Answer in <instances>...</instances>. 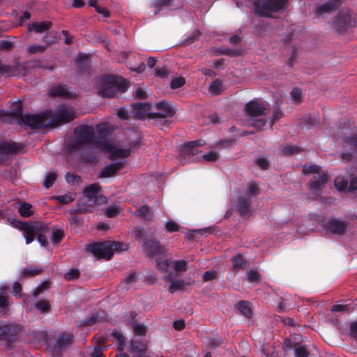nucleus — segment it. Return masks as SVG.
<instances>
[{
  "mask_svg": "<svg viewBox=\"0 0 357 357\" xmlns=\"http://www.w3.org/2000/svg\"><path fill=\"white\" fill-rule=\"evenodd\" d=\"M76 66L80 73H86L90 68V61L88 55L79 53L76 60Z\"/></svg>",
  "mask_w": 357,
  "mask_h": 357,
  "instance_id": "20",
  "label": "nucleus"
},
{
  "mask_svg": "<svg viewBox=\"0 0 357 357\" xmlns=\"http://www.w3.org/2000/svg\"><path fill=\"white\" fill-rule=\"evenodd\" d=\"M151 116H162L170 118L175 114L174 108L167 102L160 101L154 105Z\"/></svg>",
  "mask_w": 357,
  "mask_h": 357,
  "instance_id": "9",
  "label": "nucleus"
},
{
  "mask_svg": "<svg viewBox=\"0 0 357 357\" xmlns=\"http://www.w3.org/2000/svg\"><path fill=\"white\" fill-rule=\"evenodd\" d=\"M112 336L117 340L118 348L121 352L119 354H117L116 357H128V355L126 354L122 353L123 343L124 342L123 335L121 333L118 332L117 331H115L112 333Z\"/></svg>",
  "mask_w": 357,
  "mask_h": 357,
  "instance_id": "30",
  "label": "nucleus"
},
{
  "mask_svg": "<svg viewBox=\"0 0 357 357\" xmlns=\"http://www.w3.org/2000/svg\"><path fill=\"white\" fill-rule=\"evenodd\" d=\"M63 237V232L61 229H54L52 231V240L54 243L59 242Z\"/></svg>",
  "mask_w": 357,
  "mask_h": 357,
  "instance_id": "50",
  "label": "nucleus"
},
{
  "mask_svg": "<svg viewBox=\"0 0 357 357\" xmlns=\"http://www.w3.org/2000/svg\"><path fill=\"white\" fill-rule=\"evenodd\" d=\"M154 120L155 124L158 126H163L167 123V117L151 116Z\"/></svg>",
  "mask_w": 357,
  "mask_h": 357,
  "instance_id": "62",
  "label": "nucleus"
},
{
  "mask_svg": "<svg viewBox=\"0 0 357 357\" xmlns=\"http://www.w3.org/2000/svg\"><path fill=\"white\" fill-rule=\"evenodd\" d=\"M266 121L264 119H257L254 121L252 125L258 130L262 129L266 126Z\"/></svg>",
  "mask_w": 357,
  "mask_h": 357,
  "instance_id": "63",
  "label": "nucleus"
},
{
  "mask_svg": "<svg viewBox=\"0 0 357 357\" xmlns=\"http://www.w3.org/2000/svg\"><path fill=\"white\" fill-rule=\"evenodd\" d=\"M351 26V18L345 14L338 15L333 22V26L338 32L345 31Z\"/></svg>",
  "mask_w": 357,
  "mask_h": 357,
  "instance_id": "15",
  "label": "nucleus"
},
{
  "mask_svg": "<svg viewBox=\"0 0 357 357\" xmlns=\"http://www.w3.org/2000/svg\"><path fill=\"white\" fill-rule=\"evenodd\" d=\"M282 151L284 154L291 155L299 153L301 149L294 146H285L282 147Z\"/></svg>",
  "mask_w": 357,
  "mask_h": 357,
  "instance_id": "44",
  "label": "nucleus"
},
{
  "mask_svg": "<svg viewBox=\"0 0 357 357\" xmlns=\"http://www.w3.org/2000/svg\"><path fill=\"white\" fill-rule=\"evenodd\" d=\"M120 211L119 208L116 205L109 206L105 211V214L107 217L112 218L119 214Z\"/></svg>",
  "mask_w": 357,
  "mask_h": 357,
  "instance_id": "53",
  "label": "nucleus"
},
{
  "mask_svg": "<svg viewBox=\"0 0 357 357\" xmlns=\"http://www.w3.org/2000/svg\"><path fill=\"white\" fill-rule=\"evenodd\" d=\"M202 159L207 162H214L217 160L218 155L215 151H211L208 153L204 154L202 156Z\"/></svg>",
  "mask_w": 357,
  "mask_h": 357,
  "instance_id": "54",
  "label": "nucleus"
},
{
  "mask_svg": "<svg viewBox=\"0 0 357 357\" xmlns=\"http://www.w3.org/2000/svg\"><path fill=\"white\" fill-rule=\"evenodd\" d=\"M40 270L36 267H29L28 268H24L22 271V275L24 277L28 275H35L40 273Z\"/></svg>",
  "mask_w": 357,
  "mask_h": 357,
  "instance_id": "51",
  "label": "nucleus"
},
{
  "mask_svg": "<svg viewBox=\"0 0 357 357\" xmlns=\"http://www.w3.org/2000/svg\"><path fill=\"white\" fill-rule=\"evenodd\" d=\"M98 95L101 98H111L117 96L116 91H98Z\"/></svg>",
  "mask_w": 357,
  "mask_h": 357,
  "instance_id": "55",
  "label": "nucleus"
},
{
  "mask_svg": "<svg viewBox=\"0 0 357 357\" xmlns=\"http://www.w3.org/2000/svg\"><path fill=\"white\" fill-rule=\"evenodd\" d=\"M240 313L246 317L252 316V310L251 303L248 301H241L237 304Z\"/></svg>",
  "mask_w": 357,
  "mask_h": 357,
  "instance_id": "27",
  "label": "nucleus"
},
{
  "mask_svg": "<svg viewBox=\"0 0 357 357\" xmlns=\"http://www.w3.org/2000/svg\"><path fill=\"white\" fill-rule=\"evenodd\" d=\"M250 197H240L238 204L237 207L238 208V211L242 215H248L250 214Z\"/></svg>",
  "mask_w": 357,
  "mask_h": 357,
  "instance_id": "25",
  "label": "nucleus"
},
{
  "mask_svg": "<svg viewBox=\"0 0 357 357\" xmlns=\"http://www.w3.org/2000/svg\"><path fill=\"white\" fill-rule=\"evenodd\" d=\"M47 227L40 222H30L28 227L27 235H24L26 243L29 244L34 240L35 234L45 233Z\"/></svg>",
  "mask_w": 357,
  "mask_h": 357,
  "instance_id": "13",
  "label": "nucleus"
},
{
  "mask_svg": "<svg viewBox=\"0 0 357 357\" xmlns=\"http://www.w3.org/2000/svg\"><path fill=\"white\" fill-rule=\"evenodd\" d=\"M139 215L144 218H147L150 215V208L147 206H142L138 209Z\"/></svg>",
  "mask_w": 357,
  "mask_h": 357,
  "instance_id": "64",
  "label": "nucleus"
},
{
  "mask_svg": "<svg viewBox=\"0 0 357 357\" xmlns=\"http://www.w3.org/2000/svg\"><path fill=\"white\" fill-rule=\"evenodd\" d=\"M244 264V260L241 255H238L234 257L232 259V266L234 268H238L243 266Z\"/></svg>",
  "mask_w": 357,
  "mask_h": 357,
  "instance_id": "56",
  "label": "nucleus"
},
{
  "mask_svg": "<svg viewBox=\"0 0 357 357\" xmlns=\"http://www.w3.org/2000/svg\"><path fill=\"white\" fill-rule=\"evenodd\" d=\"M156 267L162 273H166L168 270L169 266L172 264V262H169L166 259L162 258L156 259Z\"/></svg>",
  "mask_w": 357,
  "mask_h": 357,
  "instance_id": "35",
  "label": "nucleus"
},
{
  "mask_svg": "<svg viewBox=\"0 0 357 357\" xmlns=\"http://www.w3.org/2000/svg\"><path fill=\"white\" fill-rule=\"evenodd\" d=\"M118 116L123 120H127L132 118V110L127 111L125 108H121L117 112Z\"/></svg>",
  "mask_w": 357,
  "mask_h": 357,
  "instance_id": "45",
  "label": "nucleus"
},
{
  "mask_svg": "<svg viewBox=\"0 0 357 357\" xmlns=\"http://www.w3.org/2000/svg\"><path fill=\"white\" fill-rule=\"evenodd\" d=\"M96 84L99 89H126L129 82L119 75H107L98 77Z\"/></svg>",
  "mask_w": 357,
  "mask_h": 357,
  "instance_id": "6",
  "label": "nucleus"
},
{
  "mask_svg": "<svg viewBox=\"0 0 357 357\" xmlns=\"http://www.w3.org/2000/svg\"><path fill=\"white\" fill-rule=\"evenodd\" d=\"M170 70L167 67L157 68L155 70V76L161 79L167 78Z\"/></svg>",
  "mask_w": 357,
  "mask_h": 357,
  "instance_id": "42",
  "label": "nucleus"
},
{
  "mask_svg": "<svg viewBox=\"0 0 357 357\" xmlns=\"http://www.w3.org/2000/svg\"><path fill=\"white\" fill-rule=\"evenodd\" d=\"M200 33L199 31H194L190 36L185 38L183 44L184 45H189L199 39Z\"/></svg>",
  "mask_w": 357,
  "mask_h": 357,
  "instance_id": "46",
  "label": "nucleus"
},
{
  "mask_svg": "<svg viewBox=\"0 0 357 357\" xmlns=\"http://www.w3.org/2000/svg\"><path fill=\"white\" fill-rule=\"evenodd\" d=\"M19 146L15 143L0 142V161L7 159L9 154L15 153L20 150Z\"/></svg>",
  "mask_w": 357,
  "mask_h": 357,
  "instance_id": "17",
  "label": "nucleus"
},
{
  "mask_svg": "<svg viewBox=\"0 0 357 357\" xmlns=\"http://www.w3.org/2000/svg\"><path fill=\"white\" fill-rule=\"evenodd\" d=\"M291 100L295 103H300L302 101V91H291L290 93Z\"/></svg>",
  "mask_w": 357,
  "mask_h": 357,
  "instance_id": "49",
  "label": "nucleus"
},
{
  "mask_svg": "<svg viewBox=\"0 0 357 357\" xmlns=\"http://www.w3.org/2000/svg\"><path fill=\"white\" fill-rule=\"evenodd\" d=\"M185 84V78L183 77H176L171 82L172 89H176L182 87Z\"/></svg>",
  "mask_w": 357,
  "mask_h": 357,
  "instance_id": "40",
  "label": "nucleus"
},
{
  "mask_svg": "<svg viewBox=\"0 0 357 357\" xmlns=\"http://www.w3.org/2000/svg\"><path fill=\"white\" fill-rule=\"evenodd\" d=\"M218 52L221 54L229 56L231 57H235L241 55V50H232L228 47H220L218 49Z\"/></svg>",
  "mask_w": 357,
  "mask_h": 357,
  "instance_id": "34",
  "label": "nucleus"
},
{
  "mask_svg": "<svg viewBox=\"0 0 357 357\" xmlns=\"http://www.w3.org/2000/svg\"><path fill=\"white\" fill-rule=\"evenodd\" d=\"M132 109V118L145 119L151 118L152 109L148 102L134 103L131 105Z\"/></svg>",
  "mask_w": 357,
  "mask_h": 357,
  "instance_id": "10",
  "label": "nucleus"
},
{
  "mask_svg": "<svg viewBox=\"0 0 357 357\" xmlns=\"http://www.w3.org/2000/svg\"><path fill=\"white\" fill-rule=\"evenodd\" d=\"M248 280L250 282L259 283L261 280L260 274L255 270H250L247 273Z\"/></svg>",
  "mask_w": 357,
  "mask_h": 357,
  "instance_id": "38",
  "label": "nucleus"
},
{
  "mask_svg": "<svg viewBox=\"0 0 357 357\" xmlns=\"http://www.w3.org/2000/svg\"><path fill=\"white\" fill-rule=\"evenodd\" d=\"M134 336L132 339H142L147 333V328L144 324H136L132 326Z\"/></svg>",
  "mask_w": 357,
  "mask_h": 357,
  "instance_id": "29",
  "label": "nucleus"
},
{
  "mask_svg": "<svg viewBox=\"0 0 357 357\" xmlns=\"http://www.w3.org/2000/svg\"><path fill=\"white\" fill-rule=\"evenodd\" d=\"M247 113L252 117L256 118L265 114L266 107L264 103L259 100H254L245 105Z\"/></svg>",
  "mask_w": 357,
  "mask_h": 357,
  "instance_id": "14",
  "label": "nucleus"
},
{
  "mask_svg": "<svg viewBox=\"0 0 357 357\" xmlns=\"http://www.w3.org/2000/svg\"><path fill=\"white\" fill-rule=\"evenodd\" d=\"M18 212L24 218H29L34 213L33 206L28 202H20L18 206Z\"/></svg>",
  "mask_w": 357,
  "mask_h": 357,
  "instance_id": "26",
  "label": "nucleus"
},
{
  "mask_svg": "<svg viewBox=\"0 0 357 357\" xmlns=\"http://www.w3.org/2000/svg\"><path fill=\"white\" fill-rule=\"evenodd\" d=\"M341 4L342 0H328L317 8V12L319 13H331L338 9Z\"/></svg>",
  "mask_w": 357,
  "mask_h": 357,
  "instance_id": "23",
  "label": "nucleus"
},
{
  "mask_svg": "<svg viewBox=\"0 0 357 357\" xmlns=\"http://www.w3.org/2000/svg\"><path fill=\"white\" fill-rule=\"evenodd\" d=\"M294 354L296 357H307L308 352L305 347L296 346L294 348Z\"/></svg>",
  "mask_w": 357,
  "mask_h": 357,
  "instance_id": "47",
  "label": "nucleus"
},
{
  "mask_svg": "<svg viewBox=\"0 0 357 357\" xmlns=\"http://www.w3.org/2000/svg\"><path fill=\"white\" fill-rule=\"evenodd\" d=\"M303 172L312 177L309 181V190L313 199L317 198L322 192L328 181V175L317 165H304Z\"/></svg>",
  "mask_w": 357,
  "mask_h": 357,
  "instance_id": "2",
  "label": "nucleus"
},
{
  "mask_svg": "<svg viewBox=\"0 0 357 357\" xmlns=\"http://www.w3.org/2000/svg\"><path fill=\"white\" fill-rule=\"evenodd\" d=\"M29 224V222H24L20 220H15L13 222V225L15 228L24 231V236L27 235Z\"/></svg>",
  "mask_w": 357,
  "mask_h": 357,
  "instance_id": "43",
  "label": "nucleus"
},
{
  "mask_svg": "<svg viewBox=\"0 0 357 357\" xmlns=\"http://www.w3.org/2000/svg\"><path fill=\"white\" fill-rule=\"evenodd\" d=\"M75 118V113L70 107L61 106L55 111L54 117L50 119L51 125L58 126L71 121Z\"/></svg>",
  "mask_w": 357,
  "mask_h": 357,
  "instance_id": "8",
  "label": "nucleus"
},
{
  "mask_svg": "<svg viewBox=\"0 0 357 357\" xmlns=\"http://www.w3.org/2000/svg\"><path fill=\"white\" fill-rule=\"evenodd\" d=\"M143 245L146 252L151 255H155L162 252V248L158 242L152 241H143Z\"/></svg>",
  "mask_w": 357,
  "mask_h": 357,
  "instance_id": "24",
  "label": "nucleus"
},
{
  "mask_svg": "<svg viewBox=\"0 0 357 357\" xmlns=\"http://www.w3.org/2000/svg\"><path fill=\"white\" fill-rule=\"evenodd\" d=\"M200 145L199 141L190 142L183 144L181 148V162L187 163L199 160L200 158L197 155L200 153L198 149Z\"/></svg>",
  "mask_w": 357,
  "mask_h": 357,
  "instance_id": "7",
  "label": "nucleus"
},
{
  "mask_svg": "<svg viewBox=\"0 0 357 357\" xmlns=\"http://www.w3.org/2000/svg\"><path fill=\"white\" fill-rule=\"evenodd\" d=\"M50 96H57L66 98H73L75 96V94L70 92V91H51Z\"/></svg>",
  "mask_w": 357,
  "mask_h": 357,
  "instance_id": "37",
  "label": "nucleus"
},
{
  "mask_svg": "<svg viewBox=\"0 0 357 357\" xmlns=\"http://www.w3.org/2000/svg\"><path fill=\"white\" fill-rule=\"evenodd\" d=\"M50 113L47 112L38 114H25L21 116L19 123L22 126L29 127L31 129H40L51 125Z\"/></svg>",
  "mask_w": 357,
  "mask_h": 357,
  "instance_id": "5",
  "label": "nucleus"
},
{
  "mask_svg": "<svg viewBox=\"0 0 357 357\" xmlns=\"http://www.w3.org/2000/svg\"><path fill=\"white\" fill-rule=\"evenodd\" d=\"M100 188L98 184L94 183L89 185L85 188L83 190L84 195L85 198L87 199V201L89 202V206H94L98 201V193L100 190Z\"/></svg>",
  "mask_w": 357,
  "mask_h": 357,
  "instance_id": "16",
  "label": "nucleus"
},
{
  "mask_svg": "<svg viewBox=\"0 0 357 357\" xmlns=\"http://www.w3.org/2000/svg\"><path fill=\"white\" fill-rule=\"evenodd\" d=\"M174 1V0H153L152 6L155 9L154 15H158L163 7L172 6Z\"/></svg>",
  "mask_w": 357,
  "mask_h": 357,
  "instance_id": "28",
  "label": "nucleus"
},
{
  "mask_svg": "<svg viewBox=\"0 0 357 357\" xmlns=\"http://www.w3.org/2000/svg\"><path fill=\"white\" fill-rule=\"evenodd\" d=\"M14 44L10 41L6 40H0V50L9 51L12 50Z\"/></svg>",
  "mask_w": 357,
  "mask_h": 357,
  "instance_id": "57",
  "label": "nucleus"
},
{
  "mask_svg": "<svg viewBox=\"0 0 357 357\" xmlns=\"http://www.w3.org/2000/svg\"><path fill=\"white\" fill-rule=\"evenodd\" d=\"M22 331V327L17 324L3 325L0 326V340L12 341L16 338Z\"/></svg>",
  "mask_w": 357,
  "mask_h": 357,
  "instance_id": "11",
  "label": "nucleus"
},
{
  "mask_svg": "<svg viewBox=\"0 0 357 357\" xmlns=\"http://www.w3.org/2000/svg\"><path fill=\"white\" fill-rule=\"evenodd\" d=\"M326 229L333 234H342L347 229V225L343 221L333 219L326 224Z\"/></svg>",
  "mask_w": 357,
  "mask_h": 357,
  "instance_id": "18",
  "label": "nucleus"
},
{
  "mask_svg": "<svg viewBox=\"0 0 357 357\" xmlns=\"http://www.w3.org/2000/svg\"><path fill=\"white\" fill-rule=\"evenodd\" d=\"M251 2L255 14L262 17H271L272 13L284 10L289 0H247Z\"/></svg>",
  "mask_w": 357,
  "mask_h": 357,
  "instance_id": "3",
  "label": "nucleus"
},
{
  "mask_svg": "<svg viewBox=\"0 0 357 357\" xmlns=\"http://www.w3.org/2000/svg\"><path fill=\"white\" fill-rule=\"evenodd\" d=\"M71 344V337L68 334L60 335L57 339V345L60 349H64Z\"/></svg>",
  "mask_w": 357,
  "mask_h": 357,
  "instance_id": "31",
  "label": "nucleus"
},
{
  "mask_svg": "<svg viewBox=\"0 0 357 357\" xmlns=\"http://www.w3.org/2000/svg\"><path fill=\"white\" fill-rule=\"evenodd\" d=\"M172 266L176 272H184L187 270L188 261L185 260H174Z\"/></svg>",
  "mask_w": 357,
  "mask_h": 357,
  "instance_id": "33",
  "label": "nucleus"
},
{
  "mask_svg": "<svg viewBox=\"0 0 357 357\" xmlns=\"http://www.w3.org/2000/svg\"><path fill=\"white\" fill-rule=\"evenodd\" d=\"M35 307L41 312H46L49 311L50 304L46 301H40L36 304Z\"/></svg>",
  "mask_w": 357,
  "mask_h": 357,
  "instance_id": "48",
  "label": "nucleus"
},
{
  "mask_svg": "<svg viewBox=\"0 0 357 357\" xmlns=\"http://www.w3.org/2000/svg\"><path fill=\"white\" fill-rule=\"evenodd\" d=\"M165 280L171 282L169 287V291L172 294L174 293L177 290H182L185 285L183 280H174L173 273H169L165 275Z\"/></svg>",
  "mask_w": 357,
  "mask_h": 357,
  "instance_id": "21",
  "label": "nucleus"
},
{
  "mask_svg": "<svg viewBox=\"0 0 357 357\" xmlns=\"http://www.w3.org/2000/svg\"><path fill=\"white\" fill-rule=\"evenodd\" d=\"M165 228L168 231L173 232L179 229V225L173 220H169L165 225Z\"/></svg>",
  "mask_w": 357,
  "mask_h": 357,
  "instance_id": "58",
  "label": "nucleus"
},
{
  "mask_svg": "<svg viewBox=\"0 0 357 357\" xmlns=\"http://www.w3.org/2000/svg\"><path fill=\"white\" fill-rule=\"evenodd\" d=\"M123 167L122 161L113 162L106 166L100 173V178H107L114 175Z\"/></svg>",
  "mask_w": 357,
  "mask_h": 357,
  "instance_id": "19",
  "label": "nucleus"
},
{
  "mask_svg": "<svg viewBox=\"0 0 357 357\" xmlns=\"http://www.w3.org/2000/svg\"><path fill=\"white\" fill-rule=\"evenodd\" d=\"M84 146H92L97 151L109 153V158L112 160L123 159L130 153V149L119 148L114 143L105 138L95 139V131L93 127L81 126L75 131V138L70 143V150L80 149Z\"/></svg>",
  "mask_w": 357,
  "mask_h": 357,
  "instance_id": "1",
  "label": "nucleus"
},
{
  "mask_svg": "<svg viewBox=\"0 0 357 357\" xmlns=\"http://www.w3.org/2000/svg\"><path fill=\"white\" fill-rule=\"evenodd\" d=\"M10 113L16 116H20L22 113V102H18L14 105V108H13L10 111Z\"/></svg>",
  "mask_w": 357,
  "mask_h": 357,
  "instance_id": "59",
  "label": "nucleus"
},
{
  "mask_svg": "<svg viewBox=\"0 0 357 357\" xmlns=\"http://www.w3.org/2000/svg\"><path fill=\"white\" fill-rule=\"evenodd\" d=\"M31 341L35 342H45L47 334L44 331H32L29 333Z\"/></svg>",
  "mask_w": 357,
  "mask_h": 357,
  "instance_id": "32",
  "label": "nucleus"
},
{
  "mask_svg": "<svg viewBox=\"0 0 357 357\" xmlns=\"http://www.w3.org/2000/svg\"><path fill=\"white\" fill-rule=\"evenodd\" d=\"M57 200H59V202H61L63 204H68L71 202H73L75 199V197H73L72 195H64L58 196L56 197Z\"/></svg>",
  "mask_w": 357,
  "mask_h": 357,
  "instance_id": "52",
  "label": "nucleus"
},
{
  "mask_svg": "<svg viewBox=\"0 0 357 357\" xmlns=\"http://www.w3.org/2000/svg\"><path fill=\"white\" fill-rule=\"evenodd\" d=\"M148 341L145 339H132L130 352L135 357H149L146 354Z\"/></svg>",
  "mask_w": 357,
  "mask_h": 357,
  "instance_id": "12",
  "label": "nucleus"
},
{
  "mask_svg": "<svg viewBox=\"0 0 357 357\" xmlns=\"http://www.w3.org/2000/svg\"><path fill=\"white\" fill-rule=\"evenodd\" d=\"M255 163L261 169H267L268 168L269 164L267 160L264 158H259L255 160Z\"/></svg>",
  "mask_w": 357,
  "mask_h": 357,
  "instance_id": "60",
  "label": "nucleus"
},
{
  "mask_svg": "<svg viewBox=\"0 0 357 357\" xmlns=\"http://www.w3.org/2000/svg\"><path fill=\"white\" fill-rule=\"evenodd\" d=\"M123 244L115 241H107L96 243L88 246V250L92 252L98 259H109L113 255L114 251L122 249Z\"/></svg>",
  "mask_w": 357,
  "mask_h": 357,
  "instance_id": "4",
  "label": "nucleus"
},
{
  "mask_svg": "<svg viewBox=\"0 0 357 357\" xmlns=\"http://www.w3.org/2000/svg\"><path fill=\"white\" fill-rule=\"evenodd\" d=\"M335 186L340 191L348 190L347 181L342 176H337L335 178Z\"/></svg>",
  "mask_w": 357,
  "mask_h": 357,
  "instance_id": "36",
  "label": "nucleus"
},
{
  "mask_svg": "<svg viewBox=\"0 0 357 357\" xmlns=\"http://www.w3.org/2000/svg\"><path fill=\"white\" fill-rule=\"evenodd\" d=\"M56 178V174L55 172H50L46 175L45 179L44 181V186L46 188H49L52 186Z\"/></svg>",
  "mask_w": 357,
  "mask_h": 357,
  "instance_id": "41",
  "label": "nucleus"
},
{
  "mask_svg": "<svg viewBox=\"0 0 357 357\" xmlns=\"http://www.w3.org/2000/svg\"><path fill=\"white\" fill-rule=\"evenodd\" d=\"M46 50V47L39 45H30L26 47V52L31 54L43 53Z\"/></svg>",
  "mask_w": 357,
  "mask_h": 357,
  "instance_id": "39",
  "label": "nucleus"
},
{
  "mask_svg": "<svg viewBox=\"0 0 357 357\" xmlns=\"http://www.w3.org/2000/svg\"><path fill=\"white\" fill-rule=\"evenodd\" d=\"M52 26V23L50 21H43L41 22H33L28 25L29 31H34L38 33H43L49 30Z\"/></svg>",
  "mask_w": 357,
  "mask_h": 357,
  "instance_id": "22",
  "label": "nucleus"
},
{
  "mask_svg": "<svg viewBox=\"0 0 357 357\" xmlns=\"http://www.w3.org/2000/svg\"><path fill=\"white\" fill-rule=\"evenodd\" d=\"M137 280V275L136 273H132L129 276H128L125 281L122 282L123 284H126L128 286H131L132 284L136 282Z\"/></svg>",
  "mask_w": 357,
  "mask_h": 357,
  "instance_id": "61",
  "label": "nucleus"
}]
</instances>
